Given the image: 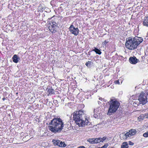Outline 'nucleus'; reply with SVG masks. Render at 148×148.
Listing matches in <instances>:
<instances>
[{
  "mask_svg": "<svg viewBox=\"0 0 148 148\" xmlns=\"http://www.w3.org/2000/svg\"><path fill=\"white\" fill-rule=\"evenodd\" d=\"M53 27H50V26H49V28L50 32H52V33H55L56 32V30H55L53 28Z\"/></svg>",
  "mask_w": 148,
  "mask_h": 148,
  "instance_id": "6ab92c4d",
  "label": "nucleus"
},
{
  "mask_svg": "<svg viewBox=\"0 0 148 148\" xmlns=\"http://www.w3.org/2000/svg\"><path fill=\"white\" fill-rule=\"evenodd\" d=\"M129 144L130 145H134V143L131 142V141H129Z\"/></svg>",
  "mask_w": 148,
  "mask_h": 148,
  "instance_id": "393cba45",
  "label": "nucleus"
},
{
  "mask_svg": "<svg viewBox=\"0 0 148 148\" xmlns=\"http://www.w3.org/2000/svg\"><path fill=\"white\" fill-rule=\"evenodd\" d=\"M78 148H85V147L84 146H81L78 147Z\"/></svg>",
  "mask_w": 148,
  "mask_h": 148,
  "instance_id": "bb28decb",
  "label": "nucleus"
},
{
  "mask_svg": "<svg viewBox=\"0 0 148 148\" xmlns=\"http://www.w3.org/2000/svg\"><path fill=\"white\" fill-rule=\"evenodd\" d=\"M143 41V39L141 37L138 36L133 38L129 37L128 40H127L125 42V46L129 49L133 50L136 48Z\"/></svg>",
  "mask_w": 148,
  "mask_h": 148,
  "instance_id": "7ed1b4c3",
  "label": "nucleus"
},
{
  "mask_svg": "<svg viewBox=\"0 0 148 148\" xmlns=\"http://www.w3.org/2000/svg\"><path fill=\"white\" fill-rule=\"evenodd\" d=\"M5 99V98L4 97L2 98V100L3 101H4Z\"/></svg>",
  "mask_w": 148,
  "mask_h": 148,
  "instance_id": "c85d7f7f",
  "label": "nucleus"
},
{
  "mask_svg": "<svg viewBox=\"0 0 148 148\" xmlns=\"http://www.w3.org/2000/svg\"><path fill=\"white\" fill-rule=\"evenodd\" d=\"M47 92L49 94H54V90L52 88L48 89Z\"/></svg>",
  "mask_w": 148,
  "mask_h": 148,
  "instance_id": "dca6fc26",
  "label": "nucleus"
},
{
  "mask_svg": "<svg viewBox=\"0 0 148 148\" xmlns=\"http://www.w3.org/2000/svg\"><path fill=\"white\" fill-rule=\"evenodd\" d=\"M69 29L71 33L75 36H77L79 33V30L77 27H75L72 25H70Z\"/></svg>",
  "mask_w": 148,
  "mask_h": 148,
  "instance_id": "423d86ee",
  "label": "nucleus"
},
{
  "mask_svg": "<svg viewBox=\"0 0 148 148\" xmlns=\"http://www.w3.org/2000/svg\"><path fill=\"white\" fill-rule=\"evenodd\" d=\"M143 24L144 26L148 27V16L144 17Z\"/></svg>",
  "mask_w": 148,
  "mask_h": 148,
  "instance_id": "f8f14e48",
  "label": "nucleus"
},
{
  "mask_svg": "<svg viewBox=\"0 0 148 148\" xmlns=\"http://www.w3.org/2000/svg\"><path fill=\"white\" fill-rule=\"evenodd\" d=\"M91 62V61H89L86 63V65L87 67H89L90 65Z\"/></svg>",
  "mask_w": 148,
  "mask_h": 148,
  "instance_id": "aec40b11",
  "label": "nucleus"
},
{
  "mask_svg": "<svg viewBox=\"0 0 148 148\" xmlns=\"http://www.w3.org/2000/svg\"><path fill=\"white\" fill-rule=\"evenodd\" d=\"M52 23V25L50 24V25L51 26H52V27H54L55 26H56V25H55V24H56V23Z\"/></svg>",
  "mask_w": 148,
  "mask_h": 148,
  "instance_id": "5701e85b",
  "label": "nucleus"
},
{
  "mask_svg": "<svg viewBox=\"0 0 148 148\" xmlns=\"http://www.w3.org/2000/svg\"><path fill=\"white\" fill-rule=\"evenodd\" d=\"M106 137L105 136L102 138L99 137V138H95L94 143H99L100 142H103L106 139Z\"/></svg>",
  "mask_w": 148,
  "mask_h": 148,
  "instance_id": "6e6552de",
  "label": "nucleus"
},
{
  "mask_svg": "<svg viewBox=\"0 0 148 148\" xmlns=\"http://www.w3.org/2000/svg\"><path fill=\"white\" fill-rule=\"evenodd\" d=\"M95 140V138H89L87 140V141L88 142L92 144H95V143H94Z\"/></svg>",
  "mask_w": 148,
  "mask_h": 148,
  "instance_id": "f3484780",
  "label": "nucleus"
},
{
  "mask_svg": "<svg viewBox=\"0 0 148 148\" xmlns=\"http://www.w3.org/2000/svg\"><path fill=\"white\" fill-rule=\"evenodd\" d=\"M93 51H95L97 54L99 55H100L101 53V52L99 49L95 47V49H93Z\"/></svg>",
  "mask_w": 148,
  "mask_h": 148,
  "instance_id": "2eb2a0df",
  "label": "nucleus"
},
{
  "mask_svg": "<svg viewBox=\"0 0 148 148\" xmlns=\"http://www.w3.org/2000/svg\"><path fill=\"white\" fill-rule=\"evenodd\" d=\"M136 132L135 129H132L125 134L123 136V138L125 139H127L128 137H130L134 135Z\"/></svg>",
  "mask_w": 148,
  "mask_h": 148,
  "instance_id": "0eeeda50",
  "label": "nucleus"
},
{
  "mask_svg": "<svg viewBox=\"0 0 148 148\" xmlns=\"http://www.w3.org/2000/svg\"><path fill=\"white\" fill-rule=\"evenodd\" d=\"M148 118V114L147 113H145L144 114H141L138 117L139 119L143 120L144 119Z\"/></svg>",
  "mask_w": 148,
  "mask_h": 148,
  "instance_id": "9d476101",
  "label": "nucleus"
},
{
  "mask_svg": "<svg viewBox=\"0 0 148 148\" xmlns=\"http://www.w3.org/2000/svg\"><path fill=\"white\" fill-rule=\"evenodd\" d=\"M138 100L140 104L144 105L147 102L146 94L143 92H141L139 95Z\"/></svg>",
  "mask_w": 148,
  "mask_h": 148,
  "instance_id": "39448f33",
  "label": "nucleus"
},
{
  "mask_svg": "<svg viewBox=\"0 0 148 148\" xmlns=\"http://www.w3.org/2000/svg\"><path fill=\"white\" fill-rule=\"evenodd\" d=\"M99 102L100 103V101H98V103H99Z\"/></svg>",
  "mask_w": 148,
  "mask_h": 148,
  "instance_id": "c756f323",
  "label": "nucleus"
},
{
  "mask_svg": "<svg viewBox=\"0 0 148 148\" xmlns=\"http://www.w3.org/2000/svg\"><path fill=\"white\" fill-rule=\"evenodd\" d=\"M110 103V107L107 113L108 115H110L112 113L116 112L120 105L119 102L113 99L111 100Z\"/></svg>",
  "mask_w": 148,
  "mask_h": 148,
  "instance_id": "20e7f679",
  "label": "nucleus"
},
{
  "mask_svg": "<svg viewBox=\"0 0 148 148\" xmlns=\"http://www.w3.org/2000/svg\"><path fill=\"white\" fill-rule=\"evenodd\" d=\"M110 148H111V147H110Z\"/></svg>",
  "mask_w": 148,
  "mask_h": 148,
  "instance_id": "2f4dec72",
  "label": "nucleus"
},
{
  "mask_svg": "<svg viewBox=\"0 0 148 148\" xmlns=\"http://www.w3.org/2000/svg\"><path fill=\"white\" fill-rule=\"evenodd\" d=\"M52 142L55 145H57L58 143L59 142L58 140H53Z\"/></svg>",
  "mask_w": 148,
  "mask_h": 148,
  "instance_id": "a211bd4d",
  "label": "nucleus"
},
{
  "mask_svg": "<svg viewBox=\"0 0 148 148\" xmlns=\"http://www.w3.org/2000/svg\"><path fill=\"white\" fill-rule=\"evenodd\" d=\"M114 83L115 84H120L119 82V80H117L114 82Z\"/></svg>",
  "mask_w": 148,
  "mask_h": 148,
  "instance_id": "a878e982",
  "label": "nucleus"
},
{
  "mask_svg": "<svg viewBox=\"0 0 148 148\" xmlns=\"http://www.w3.org/2000/svg\"><path fill=\"white\" fill-rule=\"evenodd\" d=\"M49 130L53 132H59L63 129L64 123L60 118H54L49 123Z\"/></svg>",
  "mask_w": 148,
  "mask_h": 148,
  "instance_id": "f03ea898",
  "label": "nucleus"
},
{
  "mask_svg": "<svg viewBox=\"0 0 148 148\" xmlns=\"http://www.w3.org/2000/svg\"><path fill=\"white\" fill-rule=\"evenodd\" d=\"M12 59L13 62L15 63H17L18 62L19 60L20 59V58L18 57L15 54L13 56L12 58Z\"/></svg>",
  "mask_w": 148,
  "mask_h": 148,
  "instance_id": "9b49d317",
  "label": "nucleus"
},
{
  "mask_svg": "<svg viewBox=\"0 0 148 148\" xmlns=\"http://www.w3.org/2000/svg\"><path fill=\"white\" fill-rule=\"evenodd\" d=\"M138 60L134 56L133 57H130V58L129 61L130 63L132 64H134L138 62Z\"/></svg>",
  "mask_w": 148,
  "mask_h": 148,
  "instance_id": "1a4fd4ad",
  "label": "nucleus"
},
{
  "mask_svg": "<svg viewBox=\"0 0 148 148\" xmlns=\"http://www.w3.org/2000/svg\"><path fill=\"white\" fill-rule=\"evenodd\" d=\"M108 41H107L106 40H105V42H104V44H107V43H108Z\"/></svg>",
  "mask_w": 148,
  "mask_h": 148,
  "instance_id": "cd10ccee",
  "label": "nucleus"
},
{
  "mask_svg": "<svg viewBox=\"0 0 148 148\" xmlns=\"http://www.w3.org/2000/svg\"><path fill=\"white\" fill-rule=\"evenodd\" d=\"M108 145H105L101 148H106L108 146Z\"/></svg>",
  "mask_w": 148,
  "mask_h": 148,
  "instance_id": "b1692460",
  "label": "nucleus"
},
{
  "mask_svg": "<svg viewBox=\"0 0 148 148\" xmlns=\"http://www.w3.org/2000/svg\"><path fill=\"white\" fill-rule=\"evenodd\" d=\"M86 117L82 110L75 111L73 113V120L76 124L79 127H83L90 125V123Z\"/></svg>",
  "mask_w": 148,
  "mask_h": 148,
  "instance_id": "f257e3e1",
  "label": "nucleus"
},
{
  "mask_svg": "<svg viewBox=\"0 0 148 148\" xmlns=\"http://www.w3.org/2000/svg\"><path fill=\"white\" fill-rule=\"evenodd\" d=\"M121 148H128V145L127 143V142H123L122 145L121 146Z\"/></svg>",
  "mask_w": 148,
  "mask_h": 148,
  "instance_id": "4468645a",
  "label": "nucleus"
},
{
  "mask_svg": "<svg viewBox=\"0 0 148 148\" xmlns=\"http://www.w3.org/2000/svg\"><path fill=\"white\" fill-rule=\"evenodd\" d=\"M101 99H101H100V98L99 99Z\"/></svg>",
  "mask_w": 148,
  "mask_h": 148,
  "instance_id": "7c9ffc66",
  "label": "nucleus"
},
{
  "mask_svg": "<svg viewBox=\"0 0 148 148\" xmlns=\"http://www.w3.org/2000/svg\"><path fill=\"white\" fill-rule=\"evenodd\" d=\"M95 110H95V109H94V117L95 118H96L98 117V115L97 114L95 113L96 112Z\"/></svg>",
  "mask_w": 148,
  "mask_h": 148,
  "instance_id": "412c9836",
  "label": "nucleus"
},
{
  "mask_svg": "<svg viewBox=\"0 0 148 148\" xmlns=\"http://www.w3.org/2000/svg\"><path fill=\"white\" fill-rule=\"evenodd\" d=\"M57 145L60 147H64L66 146V145L64 142H63L62 141L59 140V142L58 143Z\"/></svg>",
  "mask_w": 148,
  "mask_h": 148,
  "instance_id": "ddd939ff",
  "label": "nucleus"
},
{
  "mask_svg": "<svg viewBox=\"0 0 148 148\" xmlns=\"http://www.w3.org/2000/svg\"><path fill=\"white\" fill-rule=\"evenodd\" d=\"M143 136L145 137H148V132L144 133L143 134Z\"/></svg>",
  "mask_w": 148,
  "mask_h": 148,
  "instance_id": "4be33fe9",
  "label": "nucleus"
}]
</instances>
